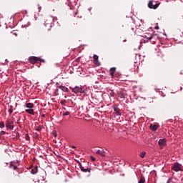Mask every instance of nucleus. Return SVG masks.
I'll return each instance as SVG.
<instances>
[{
  "instance_id": "nucleus-22",
  "label": "nucleus",
  "mask_w": 183,
  "mask_h": 183,
  "mask_svg": "<svg viewBox=\"0 0 183 183\" xmlns=\"http://www.w3.org/2000/svg\"><path fill=\"white\" fill-rule=\"evenodd\" d=\"M138 183H145V177H142Z\"/></svg>"
},
{
  "instance_id": "nucleus-38",
  "label": "nucleus",
  "mask_w": 183,
  "mask_h": 183,
  "mask_svg": "<svg viewBox=\"0 0 183 183\" xmlns=\"http://www.w3.org/2000/svg\"><path fill=\"white\" fill-rule=\"evenodd\" d=\"M16 162L18 163V162H19V161H17Z\"/></svg>"
},
{
  "instance_id": "nucleus-29",
  "label": "nucleus",
  "mask_w": 183,
  "mask_h": 183,
  "mask_svg": "<svg viewBox=\"0 0 183 183\" xmlns=\"http://www.w3.org/2000/svg\"><path fill=\"white\" fill-rule=\"evenodd\" d=\"M56 86H57V88H59V86H62L59 85V83H58V82L56 83Z\"/></svg>"
},
{
  "instance_id": "nucleus-33",
  "label": "nucleus",
  "mask_w": 183,
  "mask_h": 183,
  "mask_svg": "<svg viewBox=\"0 0 183 183\" xmlns=\"http://www.w3.org/2000/svg\"><path fill=\"white\" fill-rule=\"evenodd\" d=\"M149 39L151 41V39H152V36L149 37Z\"/></svg>"
},
{
  "instance_id": "nucleus-15",
  "label": "nucleus",
  "mask_w": 183,
  "mask_h": 183,
  "mask_svg": "<svg viewBox=\"0 0 183 183\" xmlns=\"http://www.w3.org/2000/svg\"><path fill=\"white\" fill-rule=\"evenodd\" d=\"M59 89H61L64 92H68L69 89L65 86H59Z\"/></svg>"
},
{
  "instance_id": "nucleus-14",
  "label": "nucleus",
  "mask_w": 183,
  "mask_h": 183,
  "mask_svg": "<svg viewBox=\"0 0 183 183\" xmlns=\"http://www.w3.org/2000/svg\"><path fill=\"white\" fill-rule=\"evenodd\" d=\"M114 111L116 112L117 115L121 116V109L118 107H114Z\"/></svg>"
},
{
  "instance_id": "nucleus-35",
  "label": "nucleus",
  "mask_w": 183,
  "mask_h": 183,
  "mask_svg": "<svg viewBox=\"0 0 183 183\" xmlns=\"http://www.w3.org/2000/svg\"><path fill=\"white\" fill-rule=\"evenodd\" d=\"M72 148H76L74 146H72Z\"/></svg>"
},
{
  "instance_id": "nucleus-37",
  "label": "nucleus",
  "mask_w": 183,
  "mask_h": 183,
  "mask_svg": "<svg viewBox=\"0 0 183 183\" xmlns=\"http://www.w3.org/2000/svg\"><path fill=\"white\" fill-rule=\"evenodd\" d=\"M53 135H54L56 137L55 134H53Z\"/></svg>"
},
{
  "instance_id": "nucleus-7",
  "label": "nucleus",
  "mask_w": 183,
  "mask_h": 183,
  "mask_svg": "<svg viewBox=\"0 0 183 183\" xmlns=\"http://www.w3.org/2000/svg\"><path fill=\"white\" fill-rule=\"evenodd\" d=\"M93 59H94V65H97V66H99L101 65V63H99V61H98L99 59L98 55L94 54L93 56Z\"/></svg>"
},
{
  "instance_id": "nucleus-3",
  "label": "nucleus",
  "mask_w": 183,
  "mask_h": 183,
  "mask_svg": "<svg viewBox=\"0 0 183 183\" xmlns=\"http://www.w3.org/2000/svg\"><path fill=\"white\" fill-rule=\"evenodd\" d=\"M172 169L176 172H178V171H182V167L179 163H174Z\"/></svg>"
},
{
  "instance_id": "nucleus-23",
  "label": "nucleus",
  "mask_w": 183,
  "mask_h": 183,
  "mask_svg": "<svg viewBox=\"0 0 183 183\" xmlns=\"http://www.w3.org/2000/svg\"><path fill=\"white\" fill-rule=\"evenodd\" d=\"M0 128H5V124L4 123V122H0Z\"/></svg>"
},
{
  "instance_id": "nucleus-34",
  "label": "nucleus",
  "mask_w": 183,
  "mask_h": 183,
  "mask_svg": "<svg viewBox=\"0 0 183 183\" xmlns=\"http://www.w3.org/2000/svg\"><path fill=\"white\" fill-rule=\"evenodd\" d=\"M42 117H45V114H43V115H42Z\"/></svg>"
},
{
  "instance_id": "nucleus-17",
  "label": "nucleus",
  "mask_w": 183,
  "mask_h": 183,
  "mask_svg": "<svg viewBox=\"0 0 183 183\" xmlns=\"http://www.w3.org/2000/svg\"><path fill=\"white\" fill-rule=\"evenodd\" d=\"M26 108H29V109H32L34 108V104L32 103H27L26 104Z\"/></svg>"
},
{
  "instance_id": "nucleus-16",
  "label": "nucleus",
  "mask_w": 183,
  "mask_h": 183,
  "mask_svg": "<svg viewBox=\"0 0 183 183\" xmlns=\"http://www.w3.org/2000/svg\"><path fill=\"white\" fill-rule=\"evenodd\" d=\"M51 24H52L51 21H49V20H46L45 22H44V25L45 26H48V28H51Z\"/></svg>"
},
{
  "instance_id": "nucleus-2",
  "label": "nucleus",
  "mask_w": 183,
  "mask_h": 183,
  "mask_svg": "<svg viewBox=\"0 0 183 183\" xmlns=\"http://www.w3.org/2000/svg\"><path fill=\"white\" fill-rule=\"evenodd\" d=\"M72 92H74V94H84L85 91L82 89V87L79 86H76L74 88H71Z\"/></svg>"
},
{
  "instance_id": "nucleus-18",
  "label": "nucleus",
  "mask_w": 183,
  "mask_h": 183,
  "mask_svg": "<svg viewBox=\"0 0 183 183\" xmlns=\"http://www.w3.org/2000/svg\"><path fill=\"white\" fill-rule=\"evenodd\" d=\"M43 127L41 125L36 126L35 129L36 131H38L39 132H41L42 131Z\"/></svg>"
},
{
  "instance_id": "nucleus-6",
  "label": "nucleus",
  "mask_w": 183,
  "mask_h": 183,
  "mask_svg": "<svg viewBox=\"0 0 183 183\" xmlns=\"http://www.w3.org/2000/svg\"><path fill=\"white\" fill-rule=\"evenodd\" d=\"M12 124H14L13 122H11V120L7 119L6 121V127L8 128L9 129H14V125H12Z\"/></svg>"
},
{
  "instance_id": "nucleus-12",
  "label": "nucleus",
  "mask_w": 183,
  "mask_h": 183,
  "mask_svg": "<svg viewBox=\"0 0 183 183\" xmlns=\"http://www.w3.org/2000/svg\"><path fill=\"white\" fill-rule=\"evenodd\" d=\"M25 112H26L27 114H30V115H35V112H34V109H26Z\"/></svg>"
},
{
  "instance_id": "nucleus-11",
  "label": "nucleus",
  "mask_w": 183,
  "mask_h": 183,
  "mask_svg": "<svg viewBox=\"0 0 183 183\" xmlns=\"http://www.w3.org/2000/svg\"><path fill=\"white\" fill-rule=\"evenodd\" d=\"M96 154H97V155H100L101 157H105V151L104 149L97 150Z\"/></svg>"
},
{
  "instance_id": "nucleus-30",
  "label": "nucleus",
  "mask_w": 183,
  "mask_h": 183,
  "mask_svg": "<svg viewBox=\"0 0 183 183\" xmlns=\"http://www.w3.org/2000/svg\"><path fill=\"white\" fill-rule=\"evenodd\" d=\"M35 137H36V138H39V134H38V133H36V134H35Z\"/></svg>"
},
{
  "instance_id": "nucleus-32",
  "label": "nucleus",
  "mask_w": 183,
  "mask_h": 183,
  "mask_svg": "<svg viewBox=\"0 0 183 183\" xmlns=\"http://www.w3.org/2000/svg\"><path fill=\"white\" fill-rule=\"evenodd\" d=\"M155 29H159V26H155Z\"/></svg>"
},
{
  "instance_id": "nucleus-9",
  "label": "nucleus",
  "mask_w": 183,
  "mask_h": 183,
  "mask_svg": "<svg viewBox=\"0 0 183 183\" xmlns=\"http://www.w3.org/2000/svg\"><path fill=\"white\" fill-rule=\"evenodd\" d=\"M159 145L160 148H162L163 147H165V145H167V139H160L159 140Z\"/></svg>"
},
{
  "instance_id": "nucleus-4",
  "label": "nucleus",
  "mask_w": 183,
  "mask_h": 183,
  "mask_svg": "<svg viewBox=\"0 0 183 183\" xmlns=\"http://www.w3.org/2000/svg\"><path fill=\"white\" fill-rule=\"evenodd\" d=\"M153 1L151 0L149 1L148 3V8H149L150 9H157V8H158L159 6V4H152Z\"/></svg>"
},
{
  "instance_id": "nucleus-19",
  "label": "nucleus",
  "mask_w": 183,
  "mask_h": 183,
  "mask_svg": "<svg viewBox=\"0 0 183 183\" xmlns=\"http://www.w3.org/2000/svg\"><path fill=\"white\" fill-rule=\"evenodd\" d=\"M38 172V167H35L34 169H31V174H35Z\"/></svg>"
},
{
  "instance_id": "nucleus-36",
  "label": "nucleus",
  "mask_w": 183,
  "mask_h": 183,
  "mask_svg": "<svg viewBox=\"0 0 183 183\" xmlns=\"http://www.w3.org/2000/svg\"><path fill=\"white\" fill-rule=\"evenodd\" d=\"M53 135H54L56 137L55 134H53Z\"/></svg>"
},
{
  "instance_id": "nucleus-8",
  "label": "nucleus",
  "mask_w": 183,
  "mask_h": 183,
  "mask_svg": "<svg viewBox=\"0 0 183 183\" xmlns=\"http://www.w3.org/2000/svg\"><path fill=\"white\" fill-rule=\"evenodd\" d=\"M79 168L82 172H91V169L89 168H86L84 169V166H82V164L81 162H79Z\"/></svg>"
},
{
  "instance_id": "nucleus-31",
  "label": "nucleus",
  "mask_w": 183,
  "mask_h": 183,
  "mask_svg": "<svg viewBox=\"0 0 183 183\" xmlns=\"http://www.w3.org/2000/svg\"><path fill=\"white\" fill-rule=\"evenodd\" d=\"M91 159H92V161H95L96 160L94 157H91Z\"/></svg>"
},
{
  "instance_id": "nucleus-21",
  "label": "nucleus",
  "mask_w": 183,
  "mask_h": 183,
  "mask_svg": "<svg viewBox=\"0 0 183 183\" xmlns=\"http://www.w3.org/2000/svg\"><path fill=\"white\" fill-rule=\"evenodd\" d=\"M145 155H147V152H142L140 153L139 157L140 158H144Z\"/></svg>"
},
{
  "instance_id": "nucleus-10",
  "label": "nucleus",
  "mask_w": 183,
  "mask_h": 183,
  "mask_svg": "<svg viewBox=\"0 0 183 183\" xmlns=\"http://www.w3.org/2000/svg\"><path fill=\"white\" fill-rule=\"evenodd\" d=\"M9 167L11 169H14V171H16V169H18V167L14 164V162H10Z\"/></svg>"
},
{
  "instance_id": "nucleus-13",
  "label": "nucleus",
  "mask_w": 183,
  "mask_h": 183,
  "mask_svg": "<svg viewBox=\"0 0 183 183\" xmlns=\"http://www.w3.org/2000/svg\"><path fill=\"white\" fill-rule=\"evenodd\" d=\"M149 128H150V129H152V131H157V129H158V125L150 124Z\"/></svg>"
},
{
  "instance_id": "nucleus-20",
  "label": "nucleus",
  "mask_w": 183,
  "mask_h": 183,
  "mask_svg": "<svg viewBox=\"0 0 183 183\" xmlns=\"http://www.w3.org/2000/svg\"><path fill=\"white\" fill-rule=\"evenodd\" d=\"M9 114H12L14 112V107L10 106V108L8 109Z\"/></svg>"
},
{
  "instance_id": "nucleus-27",
  "label": "nucleus",
  "mask_w": 183,
  "mask_h": 183,
  "mask_svg": "<svg viewBox=\"0 0 183 183\" xmlns=\"http://www.w3.org/2000/svg\"><path fill=\"white\" fill-rule=\"evenodd\" d=\"M26 141H29V139H31V138L29 137V135L26 134Z\"/></svg>"
},
{
  "instance_id": "nucleus-1",
  "label": "nucleus",
  "mask_w": 183,
  "mask_h": 183,
  "mask_svg": "<svg viewBox=\"0 0 183 183\" xmlns=\"http://www.w3.org/2000/svg\"><path fill=\"white\" fill-rule=\"evenodd\" d=\"M30 64H36V62H45V60L36 56H29L28 59Z\"/></svg>"
},
{
  "instance_id": "nucleus-24",
  "label": "nucleus",
  "mask_w": 183,
  "mask_h": 183,
  "mask_svg": "<svg viewBox=\"0 0 183 183\" xmlns=\"http://www.w3.org/2000/svg\"><path fill=\"white\" fill-rule=\"evenodd\" d=\"M109 95L111 97H114L115 95V92H114V91L111 90L110 92H109Z\"/></svg>"
},
{
  "instance_id": "nucleus-25",
  "label": "nucleus",
  "mask_w": 183,
  "mask_h": 183,
  "mask_svg": "<svg viewBox=\"0 0 183 183\" xmlns=\"http://www.w3.org/2000/svg\"><path fill=\"white\" fill-rule=\"evenodd\" d=\"M60 104H61L62 105H65V104H66V100H61Z\"/></svg>"
},
{
  "instance_id": "nucleus-28",
  "label": "nucleus",
  "mask_w": 183,
  "mask_h": 183,
  "mask_svg": "<svg viewBox=\"0 0 183 183\" xmlns=\"http://www.w3.org/2000/svg\"><path fill=\"white\" fill-rule=\"evenodd\" d=\"M5 134H6L5 131H1L0 132V137L2 136V135H5Z\"/></svg>"
},
{
  "instance_id": "nucleus-5",
  "label": "nucleus",
  "mask_w": 183,
  "mask_h": 183,
  "mask_svg": "<svg viewBox=\"0 0 183 183\" xmlns=\"http://www.w3.org/2000/svg\"><path fill=\"white\" fill-rule=\"evenodd\" d=\"M115 71H117V68L115 67H112L110 69V75L112 78H114V76H119V75H121L120 74H118V73L115 74Z\"/></svg>"
},
{
  "instance_id": "nucleus-26",
  "label": "nucleus",
  "mask_w": 183,
  "mask_h": 183,
  "mask_svg": "<svg viewBox=\"0 0 183 183\" xmlns=\"http://www.w3.org/2000/svg\"><path fill=\"white\" fill-rule=\"evenodd\" d=\"M71 113L69 112H66L65 113L63 114L64 117H66L68 115H70Z\"/></svg>"
}]
</instances>
